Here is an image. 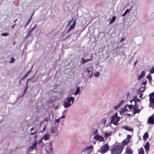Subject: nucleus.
Segmentation results:
<instances>
[{"mask_svg":"<svg viewBox=\"0 0 154 154\" xmlns=\"http://www.w3.org/2000/svg\"><path fill=\"white\" fill-rule=\"evenodd\" d=\"M74 98L72 97H67L63 103L64 108H66L71 106L74 103Z\"/></svg>","mask_w":154,"mask_h":154,"instance_id":"obj_1","label":"nucleus"},{"mask_svg":"<svg viewBox=\"0 0 154 154\" xmlns=\"http://www.w3.org/2000/svg\"><path fill=\"white\" fill-rule=\"evenodd\" d=\"M122 149V146L118 145L112 149L111 152L112 154H120Z\"/></svg>","mask_w":154,"mask_h":154,"instance_id":"obj_2","label":"nucleus"},{"mask_svg":"<svg viewBox=\"0 0 154 154\" xmlns=\"http://www.w3.org/2000/svg\"><path fill=\"white\" fill-rule=\"evenodd\" d=\"M111 121L110 123H112L114 125H117L118 124V122L120 120V117L118 116L117 113H116L115 114L111 116Z\"/></svg>","mask_w":154,"mask_h":154,"instance_id":"obj_3","label":"nucleus"},{"mask_svg":"<svg viewBox=\"0 0 154 154\" xmlns=\"http://www.w3.org/2000/svg\"><path fill=\"white\" fill-rule=\"evenodd\" d=\"M109 149V146L107 144H106L102 146L100 149L99 152L103 154L107 152Z\"/></svg>","mask_w":154,"mask_h":154,"instance_id":"obj_4","label":"nucleus"},{"mask_svg":"<svg viewBox=\"0 0 154 154\" xmlns=\"http://www.w3.org/2000/svg\"><path fill=\"white\" fill-rule=\"evenodd\" d=\"M60 130L57 126L52 127L51 128V133L54 134H57L60 132Z\"/></svg>","mask_w":154,"mask_h":154,"instance_id":"obj_5","label":"nucleus"},{"mask_svg":"<svg viewBox=\"0 0 154 154\" xmlns=\"http://www.w3.org/2000/svg\"><path fill=\"white\" fill-rule=\"evenodd\" d=\"M93 148V146L91 145L90 146L87 147L83 150L82 152H84V154H90Z\"/></svg>","mask_w":154,"mask_h":154,"instance_id":"obj_6","label":"nucleus"},{"mask_svg":"<svg viewBox=\"0 0 154 154\" xmlns=\"http://www.w3.org/2000/svg\"><path fill=\"white\" fill-rule=\"evenodd\" d=\"M149 96V101L150 104H154V91L150 94Z\"/></svg>","mask_w":154,"mask_h":154,"instance_id":"obj_7","label":"nucleus"},{"mask_svg":"<svg viewBox=\"0 0 154 154\" xmlns=\"http://www.w3.org/2000/svg\"><path fill=\"white\" fill-rule=\"evenodd\" d=\"M131 137V135H128L126 139L123 141V144L125 145L130 143Z\"/></svg>","mask_w":154,"mask_h":154,"instance_id":"obj_8","label":"nucleus"},{"mask_svg":"<svg viewBox=\"0 0 154 154\" xmlns=\"http://www.w3.org/2000/svg\"><path fill=\"white\" fill-rule=\"evenodd\" d=\"M94 139L99 141L100 142L103 141L104 140L103 138L101 135H96L94 138Z\"/></svg>","mask_w":154,"mask_h":154,"instance_id":"obj_9","label":"nucleus"},{"mask_svg":"<svg viewBox=\"0 0 154 154\" xmlns=\"http://www.w3.org/2000/svg\"><path fill=\"white\" fill-rule=\"evenodd\" d=\"M147 123L151 125L154 124V114L149 118Z\"/></svg>","mask_w":154,"mask_h":154,"instance_id":"obj_10","label":"nucleus"},{"mask_svg":"<svg viewBox=\"0 0 154 154\" xmlns=\"http://www.w3.org/2000/svg\"><path fill=\"white\" fill-rule=\"evenodd\" d=\"M126 152L127 154H132L133 151L130 147H128L126 148Z\"/></svg>","mask_w":154,"mask_h":154,"instance_id":"obj_11","label":"nucleus"},{"mask_svg":"<svg viewBox=\"0 0 154 154\" xmlns=\"http://www.w3.org/2000/svg\"><path fill=\"white\" fill-rule=\"evenodd\" d=\"M144 148L146 153H147L149 148V143L148 142H147L145 145L144 146Z\"/></svg>","mask_w":154,"mask_h":154,"instance_id":"obj_12","label":"nucleus"},{"mask_svg":"<svg viewBox=\"0 0 154 154\" xmlns=\"http://www.w3.org/2000/svg\"><path fill=\"white\" fill-rule=\"evenodd\" d=\"M145 72L144 71H142L141 72L140 74L138 77V80H139L145 76Z\"/></svg>","mask_w":154,"mask_h":154,"instance_id":"obj_13","label":"nucleus"},{"mask_svg":"<svg viewBox=\"0 0 154 154\" xmlns=\"http://www.w3.org/2000/svg\"><path fill=\"white\" fill-rule=\"evenodd\" d=\"M123 128L125 129L126 130L129 131H133V129L131 128L130 127L127 126H125L122 127Z\"/></svg>","mask_w":154,"mask_h":154,"instance_id":"obj_14","label":"nucleus"},{"mask_svg":"<svg viewBox=\"0 0 154 154\" xmlns=\"http://www.w3.org/2000/svg\"><path fill=\"white\" fill-rule=\"evenodd\" d=\"M50 136V135L48 134H46L42 138V139H44L45 140H47L49 139Z\"/></svg>","mask_w":154,"mask_h":154,"instance_id":"obj_15","label":"nucleus"},{"mask_svg":"<svg viewBox=\"0 0 154 154\" xmlns=\"http://www.w3.org/2000/svg\"><path fill=\"white\" fill-rule=\"evenodd\" d=\"M146 78L149 81V83L151 84V82H152V77L151 75L149 74L146 77Z\"/></svg>","mask_w":154,"mask_h":154,"instance_id":"obj_16","label":"nucleus"},{"mask_svg":"<svg viewBox=\"0 0 154 154\" xmlns=\"http://www.w3.org/2000/svg\"><path fill=\"white\" fill-rule=\"evenodd\" d=\"M112 134V131H110L109 132H105V136L106 137H108L110 136Z\"/></svg>","mask_w":154,"mask_h":154,"instance_id":"obj_17","label":"nucleus"},{"mask_svg":"<svg viewBox=\"0 0 154 154\" xmlns=\"http://www.w3.org/2000/svg\"><path fill=\"white\" fill-rule=\"evenodd\" d=\"M37 25H35L34 26L32 27L31 29L28 32V33H29V35H30L31 34V33L37 27Z\"/></svg>","mask_w":154,"mask_h":154,"instance_id":"obj_18","label":"nucleus"},{"mask_svg":"<svg viewBox=\"0 0 154 154\" xmlns=\"http://www.w3.org/2000/svg\"><path fill=\"white\" fill-rule=\"evenodd\" d=\"M107 122V118L105 117L103 118L102 120L101 123V124L103 125H105L106 124Z\"/></svg>","mask_w":154,"mask_h":154,"instance_id":"obj_19","label":"nucleus"},{"mask_svg":"<svg viewBox=\"0 0 154 154\" xmlns=\"http://www.w3.org/2000/svg\"><path fill=\"white\" fill-rule=\"evenodd\" d=\"M148 136H149V135H148V134L147 133V132L145 133L143 136V140H146L148 138Z\"/></svg>","mask_w":154,"mask_h":154,"instance_id":"obj_20","label":"nucleus"},{"mask_svg":"<svg viewBox=\"0 0 154 154\" xmlns=\"http://www.w3.org/2000/svg\"><path fill=\"white\" fill-rule=\"evenodd\" d=\"M141 109H133V112L134 114H135L137 113H139L140 112Z\"/></svg>","mask_w":154,"mask_h":154,"instance_id":"obj_21","label":"nucleus"},{"mask_svg":"<svg viewBox=\"0 0 154 154\" xmlns=\"http://www.w3.org/2000/svg\"><path fill=\"white\" fill-rule=\"evenodd\" d=\"M144 150L141 147L140 148L138 154H144Z\"/></svg>","mask_w":154,"mask_h":154,"instance_id":"obj_22","label":"nucleus"},{"mask_svg":"<svg viewBox=\"0 0 154 154\" xmlns=\"http://www.w3.org/2000/svg\"><path fill=\"white\" fill-rule=\"evenodd\" d=\"M116 17L115 16H113L112 17L111 20H110V22H109V23L110 24H111L112 23H113L116 20Z\"/></svg>","mask_w":154,"mask_h":154,"instance_id":"obj_23","label":"nucleus"},{"mask_svg":"<svg viewBox=\"0 0 154 154\" xmlns=\"http://www.w3.org/2000/svg\"><path fill=\"white\" fill-rule=\"evenodd\" d=\"M146 88V87L145 86L141 87L139 89V91L141 92H144Z\"/></svg>","mask_w":154,"mask_h":154,"instance_id":"obj_24","label":"nucleus"},{"mask_svg":"<svg viewBox=\"0 0 154 154\" xmlns=\"http://www.w3.org/2000/svg\"><path fill=\"white\" fill-rule=\"evenodd\" d=\"M75 26H73L72 24L70 26L69 29H68L67 31V32H69L70 30L74 29L75 28Z\"/></svg>","mask_w":154,"mask_h":154,"instance_id":"obj_25","label":"nucleus"},{"mask_svg":"<svg viewBox=\"0 0 154 154\" xmlns=\"http://www.w3.org/2000/svg\"><path fill=\"white\" fill-rule=\"evenodd\" d=\"M32 19V16H31V17H30V18L28 19L26 23V24L24 26L25 28H26V26L29 24L30 23V21H31Z\"/></svg>","mask_w":154,"mask_h":154,"instance_id":"obj_26","label":"nucleus"},{"mask_svg":"<svg viewBox=\"0 0 154 154\" xmlns=\"http://www.w3.org/2000/svg\"><path fill=\"white\" fill-rule=\"evenodd\" d=\"M80 88L79 87H78L76 90V91L75 93L74 94L75 95H76L77 94H78L80 92Z\"/></svg>","mask_w":154,"mask_h":154,"instance_id":"obj_27","label":"nucleus"},{"mask_svg":"<svg viewBox=\"0 0 154 154\" xmlns=\"http://www.w3.org/2000/svg\"><path fill=\"white\" fill-rule=\"evenodd\" d=\"M52 141L49 143V150H50V151L52 152V147L51 146V144L52 143Z\"/></svg>","mask_w":154,"mask_h":154,"instance_id":"obj_28","label":"nucleus"},{"mask_svg":"<svg viewBox=\"0 0 154 154\" xmlns=\"http://www.w3.org/2000/svg\"><path fill=\"white\" fill-rule=\"evenodd\" d=\"M37 142L36 140H34V143H32V146H33L35 148V149L36 148V146L37 145Z\"/></svg>","mask_w":154,"mask_h":154,"instance_id":"obj_29","label":"nucleus"},{"mask_svg":"<svg viewBox=\"0 0 154 154\" xmlns=\"http://www.w3.org/2000/svg\"><path fill=\"white\" fill-rule=\"evenodd\" d=\"M94 75L95 77H97L99 76L100 75V72L98 71H97L94 73Z\"/></svg>","mask_w":154,"mask_h":154,"instance_id":"obj_30","label":"nucleus"},{"mask_svg":"<svg viewBox=\"0 0 154 154\" xmlns=\"http://www.w3.org/2000/svg\"><path fill=\"white\" fill-rule=\"evenodd\" d=\"M133 101L135 103H136L137 102H140V100L139 98L134 99Z\"/></svg>","mask_w":154,"mask_h":154,"instance_id":"obj_31","label":"nucleus"},{"mask_svg":"<svg viewBox=\"0 0 154 154\" xmlns=\"http://www.w3.org/2000/svg\"><path fill=\"white\" fill-rule=\"evenodd\" d=\"M32 66H32V67L31 68V69L29 71H28L27 72V73H26V74L25 75V76L22 78V79H24L25 77H26L27 76L28 74L29 73V72H30L31 70L32 69Z\"/></svg>","mask_w":154,"mask_h":154,"instance_id":"obj_32","label":"nucleus"},{"mask_svg":"<svg viewBox=\"0 0 154 154\" xmlns=\"http://www.w3.org/2000/svg\"><path fill=\"white\" fill-rule=\"evenodd\" d=\"M34 148H35V147L33 146H31L28 148V150L29 151H32L33 149Z\"/></svg>","mask_w":154,"mask_h":154,"instance_id":"obj_33","label":"nucleus"},{"mask_svg":"<svg viewBox=\"0 0 154 154\" xmlns=\"http://www.w3.org/2000/svg\"><path fill=\"white\" fill-rule=\"evenodd\" d=\"M138 107H139L138 105L136 103H135V105H134V106L133 108V109H138Z\"/></svg>","mask_w":154,"mask_h":154,"instance_id":"obj_34","label":"nucleus"},{"mask_svg":"<svg viewBox=\"0 0 154 154\" xmlns=\"http://www.w3.org/2000/svg\"><path fill=\"white\" fill-rule=\"evenodd\" d=\"M86 62L85 60V58H83L82 59L81 61V63L82 64H84Z\"/></svg>","mask_w":154,"mask_h":154,"instance_id":"obj_35","label":"nucleus"},{"mask_svg":"<svg viewBox=\"0 0 154 154\" xmlns=\"http://www.w3.org/2000/svg\"><path fill=\"white\" fill-rule=\"evenodd\" d=\"M149 72L151 74H152L154 73V68H152L149 71Z\"/></svg>","mask_w":154,"mask_h":154,"instance_id":"obj_36","label":"nucleus"},{"mask_svg":"<svg viewBox=\"0 0 154 154\" xmlns=\"http://www.w3.org/2000/svg\"><path fill=\"white\" fill-rule=\"evenodd\" d=\"M9 35L8 33H2L1 34V35L2 36H6Z\"/></svg>","mask_w":154,"mask_h":154,"instance_id":"obj_37","label":"nucleus"},{"mask_svg":"<svg viewBox=\"0 0 154 154\" xmlns=\"http://www.w3.org/2000/svg\"><path fill=\"white\" fill-rule=\"evenodd\" d=\"M28 86H26L24 87V91H23L24 94H25L26 93V92L28 88Z\"/></svg>","mask_w":154,"mask_h":154,"instance_id":"obj_38","label":"nucleus"},{"mask_svg":"<svg viewBox=\"0 0 154 154\" xmlns=\"http://www.w3.org/2000/svg\"><path fill=\"white\" fill-rule=\"evenodd\" d=\"M120 106L118 104L115 107L114 109L115 110H117L120 107Z\"/></svg>","mask_w":154,"mask_h":154,"instance_id":"obj_39","label":"nucleus"},{"mask_svg":"<svg viewBox=\"0 0 154 154\" xmlns=\"http://www.w3.org/2000/svg\"><path fill=\"white\" fill-rule=\"evenodd\" d=\"M11 60L10 61V63H13L15 61L14 59L13 58H11Z\"/></svg>","mask_w":154,"mask_h":154,"instance_id":"obj_40","label":"nucleus"},{"mask_svg":"<svg viewBox=\"0 0 154 154\" xmlns=\"http://www.w3.org/2000/svg\"><path fill=\"white\" fill-rule=\"evenodd\" d=\"M128 108L129 109H131L133 107V106L132 105H128Z\"/></svg>","mask_w":154,"mask_h":154,"instance_id":"obj_41","label":"nucleus"},{"mask_svg":"<svg viewBox=\"0 0 154 154\" xmlns=\"http://www.w3.org/2000/svg\"><path fill=\"white\" fill-rule=\"evenodd\" d=\"M30 79H28L27 80L26 83V86H28V82L29 80Z\"/></svg>","mask_w":154,"mask_h":154,"instance_id":"obj_42","label":"nucleus"},{"mask_svg":"<svg viewBox=\"0 0 154 154\" xmlns=\"http://www.w3.org/2000/svg\"><path fill=\"white\" fill-rule=\"evenodd\" d=\"M97 132H98V130H97V129H96L95 130V131L94 132L93 134L97 135Z\"/></svg>","mask_w":154,"mask_h":154,"instance_id":"obj_43","label":"nucleus"},{"mask_svg":"<svg viewBox=\"0 0 154 154\" xmlns=\"http://www.w3.org/2000/svg\"><path fill=\"white\" fill-rule=\"evenodd\" d=\"M124 100H122L118 104L120 106H121L123 104V103H124Z\"/></svg>","mask_w":154,"mask_h":154,"instance_id":"obj_44","label":"nucleus"},{"mask_svg":"<svg viewBox=\"0 0 154 154\" xmlns=\"http://www.w3.org/2000/svg\"><path fill=\"white\" fill-rule=\"evenodd\" d=\"M76 19L75 20V21H74L73 23H72V25L74 26H75V25H76Z\"/></svg>","mask_w":154,"mask_h":154,"instance_id":"obj_45","label":"nucleus"},{"mask_svg":"<svg viewBox=\"0 0 154 154\" xmlns=\"http://www.w3.org/2000/svg\"><path fill=\"white\" fill-rule=\"evenodd\" d=\"M73 20V18L70 21H69V22H68V24L67 25V26H68L71 23Z\"/></svg>","mask_w":154,"mask_h":154,"instance_id":"obj_46","label":"nucleus"},{"mask_svg":"<svg viewBox=\"0 0 154 154\" xmlns=\"http://www.w3.org/2000/svg\"><path fill=\"white\" fill-rule=\"evenodd\" d=\"M130 11V10L128 9H126V10L125 11V12L127 14L128 13H129Z\"/></svg>","mask_w":154,"mask_h":154,"instance_id":"obj_47","label":"nucleus"},{"mask_svg":"<svg viewBox=\"0 0 154 154\" xmlns=\"http://www.w3.org/2000/svg\"><path fill=\"white\" fill-rule=\"evenodd\" d=\"M142 84L143 85H145L146 84V81L143 82H142Z\"/></svg>","mask_w":154,"mask_h":154,"instance_id":"obj_48","label":"nucleus"},{"mask_svg":"<svg viewBox=\"0 0 154 154\" xmlns=\"http://www.w3.org/2000/svg\"><path fill=\"white\" fill-rule=\"evenodd\" d=\"M126 110H127V109H122V110H121V112L123 113V112H125Z\"/></svg>","mask_w":154,"mask_h":154,"instance_id":"obj_49","label":"nucleus"},{"mask_svg":"<svg viewBox=\"0 0 154 154\" xmlns=\"http://www.w3.org/2000/svg\"><path fill=\"white\" fill-rule=\"evenodd\" d=\"M60 120V118L58 119H55V122H59Z\"/></svg>","mask_w":154,"mask_h":154,"instance_id":"obj_50","label":"nucleus"},{"mask_svg":"<svg viewBox=\"0 0 154 154\" xmlns=\"http://www.w3.org/2000/svg\"><path fill=\"white\" fill-rule=\"evenodd\" d=\"M37 131H35V132H34L31 133H30V135H33V134H35V133H37Z\"/></svg>","mask_w":154,"mask_h":154,"instance_id":"obj_51","label":"nucleus"},{"mask_svg":"<svg viewBox=\"0 0 154 154\" xmlns=\"http://www.w3.org/2000/svg\"><path fill=\"white\" fill-rule=\"evenodd\" d=\"M126 14L127 13L125 12L124 13L122 14V16L123 17H124L125 16Z\"/></svg>","mask_w":154,"mask_h":154,"instance_id":"obj_52","label":"nucleus"},{"mask_svg":"<svg viewBox=\"0 0 154 154\" xmlns=\"http://www.w3.org/2000/svg\"><path fill=\"white\" fill-rule=\"evenodd\" d=\"M30 35H29V33H28V34L26 35V36L25 37V38H27Z\"/></svg>","mask_w":154,"mask_h":154,"instance_id":"obj_53","label":"nucleus"},{"mask_svg":"<svg viewBox=\"0 0 154 154\" xmlns=\"http://www.w3.org/2000/svg\"><path fill=\"white\" fill-rule=\"evenodd\" d=\"M143 95V94H141L139 95V97H140V98H141Z\"/></svg>","mask_w":154,"mask_h":154,"instance_id":"obj_54","label":"nucleus"},{"mask_svg":"<svg viewBox=\"0 0 154 154\" xmlns=\"http://www.w3.org/2000/svg\"><path fill=\"white\" fill-rule=\"evenodd\" d=\"M44 122V121H42L41 122L39 123V125H41Z\"/></svg>","mask_w":154,"mask_h":154,"instance_id":"obj_55","label":"nucleus"},{"mask_svg":"<svg viewBox=\"0 0 154 154\" xmlns=\"http://www.w3.org/2000/svg\"><path fill=\"white\" fill-rule=\"evenodd\" d=\"M44 121V122L45 121H46V122H47L48 121V118H46L44 120V121Z\"/></svg>","mask_w":154,"mask_h":154,"instance_id":"obj_56","label":"nucleus"},{"mask_svg":"<svg viewBox=\"0 0 154 154\" xmlns=\"http://www.w3.org/2000/svg\"><path fill=\"white\" fill-rule=\"evenodd\" d=\"M65 117V116H63V115H62V116L61 117H60V118L61 119H63Z\"/></svg>","mask_w":154,"mask_h":154,"instance_id":"obj_57","label":"nucleus"},{"mask_svg":"<svg viewBox=\"0 0 154 154\" xmlns=\"http://www.w3.org/2000/svg\"><path fill=\"white\" fill-rule=\"evenodd\" d=\"M45 129V126H44V127L43 128L42 130V132L44 131Z\"/></svg>","mask_w":154,"mask_h":154,"instance_id":"obj_58","label":"nucleus"},{"mask_svg":"<svg viewBox=\"0 0 154 154\" xmlns=\"http://www.w3.org/2000/svg\"><path fill=\"white\" fill-rule=\"evenodd\" d=\"M37 135H36L34 137L35 138V140L37 139Z\"/></svg>","mask_w":154,"mask_h":154,"instance_id":"obj_59","label":"nucleus"},{"mask_svg":"<svg viewBox=\"0 0 154 154\" xmlns=\"http://www.w3.org/2000/svg\"><path fill=\"white\" fill-rule=\"evenodd\" d=\"M42 138L39 141V143H42Z\"/></svg>","mask_w":154,"mask_h":154,"instance_id":"obj_60","label":"nucleus"},{"mask_svg":"<svg viewBox=\"0 0 154 154\" xmlns=\"http://www.w3.org/2000/svg\"><path fill=\"white\" fill-rule=\"evenodd\" d=\"M137 60H136V61L135 62H134V65H135L136 64V63H137Z\"/></svg>","mask_w":154,"mask_h":154,"instance_id":"obj_61","label":"nucleus"},{"mask_svg":"<svg viewBox=\"0 0 154 154\" xmlns=\"http://www.w3.org/2000/svg\"><path fill=\"white\" fill-rule=\"evenodd\" d=\"M87 71L88 72H91L89 69H87Z\"/></svg>","mask_w":154,"mask_h":154,"instance_id":"obj_62","label":"nucleus"},{"mask_svg":"<svg viewBox=\"0 0 154 154\" xmlns=\"http://www.w3.org/2000/svg\"><path fill=\"white\" fill-rule=\"evenodd\" d=\"M16 25V23H15L14 25L12 26L11 27V28L12 29H14V27L15 26V25Z\"/></svg>","mask_w":154,"mask_h":154,"instance_id":"obj_63","label":"nucleus"},{"mask_svg":"<svg viewBox=\"0 0 154 154\" xmlns=\"http://www.w3.org/2000/svg\"><path fill=\"white\" fill-rule=\"evenodd\" d=\"M21 79V80H20V82H19V84H20V85H21V80H22V79Z\"/></svg>","mask_w":154,"mask_h":154,"instance_id":"obj_64","label":"nucleus"}]
</instances>
